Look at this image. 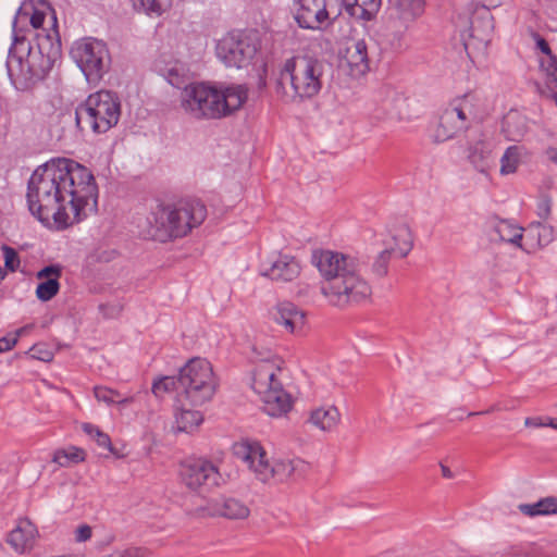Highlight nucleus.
<instances>
[{
    "instance_id": "obj_19",
    "label": "nucleus",
    "mask_w": 557,
    "mask_h": 557,
    "mask_svg": "<svg viewBox=\"0 0 557 557\" xmlns=\"http://www.w3.org/2000/svg\"><path fill=\"white\" fill-rule=\"evenodd\" d=\"M425 0H388V16L413 25L423 14Z\"/></svg>"
},
{
    "instance_id": "obj_47",
    "label": "nucleus",
    "mask_w": 557,
    "mask_h": 557,
    "mask_svg": "<svg viewBox=\"0 0 557 557\" xmlns=\"http://www.w3.org/2000/svg\"><path fill=\"white\" fill-rule=\"evenodd\" d=\"M389 255H391V252L388 250H386V251L382 252L381 256L379 257L376 264H375V271L377 272L379 275L386 274V267H387V262L389 260Z\"/></svg>"
},
{
    "instance_id": "obj_48",
    "label": "nucleus",
    "mask_w": 557,
    "mask_h": 557,
    "mask_svg": "<svg viewBox=\"0 0 557 557\" xmlns=\"http://www.w3.org/2000/svg\"><path fill=\"white\" fill-rule=\"evenodd\" d=\"M122 557H146L148 555L147 549L140 547H129L121 550Z\"/></svg>"
},
{
    "instance_id": "obj_22",
    "label": "nucleus",
    "mask_w": 557,
    "mask_h": 557,
    "mask_svg": "<svg viewBox=\"0 0 557 557\" xmlns=\"http://www.w3.org/2000/svg\"><path fill=\"white\" fill-rule=\"evenodd\" d=\"M62 276V268L57 264L48 265L37 273L41 281L36 289L37 297L42 301L52 299L60 289L59 280Z\"/></svg>"
},
{
    "instance_id": "obj_49",
    "label": "nucleus",
    "mask_w": 557,
    "mask_h": 557,
    "mask_svg": "<svg viewBox=\"0 0 557 557\" xmlns=\"http://www.w3.org/2000/svg\"><path fill=\"white\" fill-rule=\"evenodd\" d=\"M491 148L484 143L479 141L472 149L471 157L475 158V156L479 153L480 158L482 159L484 157V153H490Z\"/></svg>"
},
{
    "instance_id": "obj_25",
    "label": "nucleus",
    "mask_w": 557,
    "mask_h": 557,
    "mask_svg": "<svg viewBox=\"0 0 557 557\" xmlns=\"http://www.w3.org/2000/svg\"><path fill=\"white\" fill-rule=\"evenodd\" d=\"M34 0H25L17 9L12 21V42L26 40L27 34L32 32L30 14Z\"/></svg>"
},
{
    "instance_id": "obj_31",
    "label": "nucleus",
    "mask_w": 557,
    "mask_h": 557,
    "mask_svg": "<svg viewBox=\"0 0 557 557\" xmlns=\"http://www.w3.org/2000/svg\"><path fill=\"white\" fill-rule=\"evenodd\" d=\"M137 11L160 15L172 4V0H132Z\"/></svg>"
},
{
    "instance_id": "obj_46",
    "label": "nucleus",
    "mask_w": 557,
    "mask_h": 557,
    "mask_svg": "<svg viewBox=\"0 0 557 557\" xmlns=\"http://www.w3.org/2000/svg\"><path fill=\"white\" fill-rule=\"evenodd\" d=\"M29 352L33 358H37L42 361H50L52 359V352L49 350H44L42 345L39 344L34 345Z\"/></svg>"
},
{
    "instance_id": "obj_39",
    "label": "nucleus",
    "mask_w": 557,
    "mask_h": 557,
    "mask_svg": "<svg viewBox=\"0 0 557 557\" xmlns=\"http://www.w3.org/2000/svg\"><path fill=\"white\" fill-rule=\"evenodd\" d=\"M505 0H483V28L486 34L491 33L494 28L493 16L490 12L491 9L499 7Z\"/></svg>"
},
{
    "instance_id": "obj_13",
    "label": "nucleus",
    "mask_w": 557,
    "mask_h": 557,
    "mask_svg": "<svg viewBox=\"0 0 557 557\" xmlns=\"http://www.w3.org/2000/svg\"><path fill=\"white\" fill-rule=\"evenodd\" d=\"M180 478L188 488L195 491L216 485L221 475L210 461L189 458L181 462Z\"/></svg>"
},
{
    "instance_id": "obj_30",
    "label": "nucleus",
    "mask_w": 557,
    "mask_h": 557,
    "mask_svg": "<svg viewBox=\"0 0 557 557\" xmlns=\"http://www.w3.org/2000/svg\"><path fill=\"white\" fill-rule=\"evenodd\" d=\"M190 119H221L233 114L240 107H186Z\"/></svg>"
},
{
    "instance_id": "obj_34",
    "label": "nucleus",
    "mask_w": 557,
    "mask_h": 557,
    "mask_svg": "<svg viewBox=\"0 0 557 557\" xmlns=\"http://www.w3.org/2000/svg\"><path fill=\"white\" fill-rule=\"evenodd\" d=\"M519 157H520L519 148L517 146L509 147L500 160L502 174L515 173L519 165V161H520Z\"/></svg>"
},
{
    "instance_id": "obj_1",
    "label": "nucleus",
    "mask_w": 557,
    "mask_h": 557,
    "mask_svg": "<svg viewBox=\"0 0 557 557\" xmlns=\"http://www.w3.org/2000/svg\"><path fill=\"white\" fill-rule=\"evenodd\" d=\"M98 187L89 169L72 161L58 160L37 169L28 183L29 211L41 223L64 230L95 209Z\"/></svg>"
},
{
    "instance_id": "obj_28",
    "label": "nucleus",
    "mask_w": 557,
    "mask_h": 557,
    "mask_svg": "<svg viewBox=\"0 0 557 557\" xmlns=\"http://www.w3.org/2000/svg\"><path fill=\"white\" fill-rule=\"evenodd\" d=\"M341 419L339 411L336 407L318 408L311 412V422L324 431L333 430L337 426Z\"/></svg>"
},
{
    "instance_id": "obj_37",
    "label": "nucleus",
    "mask_w": 557,
    "mask_h": 557,
    "mask_svg": "<svg viewBox=\"0 0 557 557\" xmlns=\"http://www.w3.org/2000/svg\"><path fill=\"white\" fill-rule=\"evenodd\" d=\"M1 250L4 259V269L11 273L16 272L21 265V258L17 251L8 245H2Z\"/></svg>"
},
{
    "instance_id": "obj_18",
    "label": "nucleus",
    "mask_w": 557,
    "mask_h": 557,
    "mask_svg": "<svg viewBox=\"0 0 557 557\" xmlns=\"http://www.w3.org/2000/svg\"><path fill=\"white\" fill-rule=\"evenodd\" d=\"M196 516L202 518L221 516L228 519H245L249 516V509L234 498H226L221 504L214 502L198 509Z\"/></svg>"
},
{
    "instance_id": "obj_10",
    "label": "nucleus",
    "mask_w": 557,
    "mask_h": 557,
    "mask_svg": "<svg viewBox=\"0 0 557 557\" xmlns=\"http://www.w3.org/2000/svg\"><path fill=\"white\" fill-rule=\"evenodd\" d=\"M323 63L317 59L298 58L288 60L282 76L290 79L295 94L307 100L319 94L322 84Z\"/></svg>"
},
{
    "instance_id": "obj_58",
    "label": "nucleus",
    "mask_w": 557,
    "mask_h": 557,
    "mask_svg": "<svg viewBox=\"0 0 557 557\" xmlns=\"http://www.w3.org/2000/svg\"><path fill=\"white\" fill-rule=\"evenodd\" d=\"M545 212L548 213L549 212V207L545 203Z\"/></svg>"
},
{
    "instance_id": "obj_29",
    "label": "nucleus",
    "mask_w": 557,
    "mask_h": 557,
    "mask_svg": "<svg viewBox=\"0 0 557 557\" xmlns=\"http://www.w3.org/2000/svg\"><path fill=\"white\" fill-rule=\"evenodd\" d=\"M87 454L85 449L77 446H69L67 448H59L53 453L52 460L61 467H70L86 460Z\"/></svg>"
},
{
    "instance_id": "obj_38",
    "label": "nucleus",
    "mask_w": 557,
    "mask_h": 557,
    "mask_svg": "<svg viewBox=\"0 0 557 557\" xmlns=\"http://www.w3.org/2000/svg\"><path fill=\"white\" fill-rule=\"evenodd\" d=\"M178 379L174 376H164L156 381L152 385V393L157 397H163L166 393L175 389Z\"/></svg>"
},
{
    "instance_id": "obj_54",
    "label": "nucleus",
    "mask_w": 557,
    "mask_h": 557,
    "mask_svg": "<svg viewBox=\"0 0 557 557\" xmlns=\"http://www.w3.org/2000/svg\"><path fill=\"white\" fill-rule=\"evenodd\" d=\"M410 249H411V242L408 240L405 243L404 247L399 248V255L401 257H405Z\"/></svg>"
},
{
    "instance_id": "obj_26",
    "label": "nucleus",
    "mask_w": 557,
    "mask_h": 557,
    "mask_svg": "<svg viewBox=\"0 0 557 557\" xmlns=\"http://www.w3.org/2000/svg\"><path fill=\"white\" fill-rule=\"evenodd\" d=\"M336 2L350 16L370 18L379 11L382 0H336Z\"/></svg>"
},
{
    "instance_id": "obj_23",
    "label": "nucleus",
    "mask_w": 557,
    "mask_h": 557,
    "mask_svg": "<svg viewBox=\"0 0 557 557\" xmlns=\"http://www.w3.org/2000/svg\"><path fill=\"white\" fill-rule=\"evenodd\" d=\"M345 58L352 75L360 76L368 72V47L363 39L352 40L346 48Z\"/></svg>"
},
{
    "instance_id": "obj_20",
    "label": "nucleus",
    "mask_w": 557,
    "mask_h": 557,
    "mask_svg": "<svg viewBox=\"0 0 557 557\" xmlns=\"http://www.w3.org/2000/svg\"><path fill=\"white\" fill-rule=\"evenodd\" d=\"M189 399L178 395L176 399V426L178 431L191 433L202 423L203 416Z\"/></svg>"
},
{
    "instance_id": "obj_40",
    "label": "nucleus",
    "mask_w": 557,
    "mask_h": 557,
    "mask_svg": "<svg viewBox=\"0 0 557 557\" xmlns=\"http://www.w3.org/2000/svg\"><path fill=\"white\" fill-rule=\"evenodd\" d=\"M30 27L36 32H41L42 29H45L42 27L44 25V22L46 20V17H49V13L48 11H45L44 9H40L38 8L36 4H35V1H33V10H32V14H30Z\"/></svg>"
},
{
    "instance_id": "obj_12",
    "label": "nucleus",
    "mask_w": 557,
    "mask_h": 557,
    "mask_svg": "<svg viewBox=\"0 0 557 557\" xmlns=\"http://www.w3.org/2000/svg\"><path fill=\"white\" fill-rule=\"evenodd\" d=\"M232 450L236 458L248 465L259 480L267 482L274 476L275 468L269 461L267 451L260 443L242 440L233 445Z\"/></svg>"
},
{
    "instance_id": "obj_17",
    "label": "nucleus",
    "mask_w": 557,
    "mask_h": 557,
    "mask_svg": "<svg viewBox=\"0 0 557 557\" xmlns=\"http://www.w3.org/2000/svg\"><path fill=\"white\" fill-rule=\"evenodd\" d=\"M37 536L36 525L28 518H21L17 520L15 528L8 534L7 541L14 550L23 554L34 547Z\"/></svg>"
},
{
    "instance_id": "obj_53",
    "label": "nucleus",
    "mask_w": 557,
    "mask_h": 557,
    "mask_svg": "<svg viewBox=\"0 0 557 557\" xmlns=\"http://www.w3.org/2000/svg\"><path fill=\"white\" fill-rule=\"evenodd\" d=\"M446 115H448L449 117L457 115L460 120H466L465 113L462 112L460 107H454L450 111L446 112Z\"/></svg>"
},
{
    "instance_id": "obj_43",
    "label": "nucleus",
    "mask_w": 557,
    "mask_h": 557,
    "mask_svg": "<svg viewBox=\"0 0 557 557\" xmlns=\"http://www.w3.org/2000/svg\"><path fill=\"white\" fill-rule=\"evenodd\" d=\"M35 4L38 8L44 9L45 11H48V13H49V22H50L49 29H58L57 13H55L54 9L50 5L49 0H37L35 2Z\"/></svg>"
},
{
    "instance_id": "obj_5",
    "label": "nucleus",
    "mask_w": 557,
    "mask_h": 557,
    "mask_svg": "<svg viewBox=\"0 0 557 557\" xmlns=\"http://www.w3.org/2000/svg\"><path fill=\"white\" fill-rule=\"evenodd\" d=\"M290 377L286 361L278 356L261 360L253 370L252 388L260 396L262 409L271 417L286 416L294 407V398L285 389Z\"/></svg>"
},
{
    "instance_id": "obj_11",
    "label": "nucleus",
    "mask_w": 557,
    "mask_h": 557,
    "mask_svg": "<svg viewBox=\"0 0 557 557\" xmlns=\"http://www.w3.org/2000/svg\"><path fill=\"white\" fill-rule=\"evenodd\" d=\"M294 8L296 22L306 29H320L342 11L336 0H294Z\"/></svg>"
},
{
    "instance_id": "obj_36",
    "label": "nucleus",
    "mask_w": 557,
    "mask_h": 557,
    "mask_svg": "<svg viewBox=\"0 0 557 557\" xmlns=\"http://www.w3.org/2000/svg\"><path fill=\"white\" fill-rule=\"evenodd\" d=\"M83 431L90 436L96 443L104 448L112 450L111 438L108 434L103 433L98 426L91 423H84Z\"/></svg>"
},
{
    "instance_id": "obj_57",
    "label": "nucleus",
    "mask_w": 557,
    "mask_h": 557,
    "mask_svg": "<svg viewBox=\"0 0 557 557\" xmlns=\"http://www.w3.org/2000/svg\"><path fill=\"white\" fill-rule=\"evenodd\" d=\"M7 273L8 271L4 268L0 267V283L4 281V278L7 277Z\"/></svg>"
},
{
    "instance_id": "obj_33",
    "label": "nucleus",
    "mask_w": 557,
    "mask_h": 557,
    "mask_svg": "<svg viewBox=\"0 0 557 557\" xmlns=\"http://www.w3.org/2000/svg\"><path fill=\"white\" fill-rule=\"evenodd\" d=\"M94 392L98 400L108 404H126L133 401V397H123L117 391L109 387L97 386Z\"/></svg>"
},
{
    "instance_id": "obj_6",
    "label": "nucleus",
    "mask_w": 557,
    "mask_h": 557,
    "mask_svg": "<svg viewBox=\"0 0 557 557\" xmlns=\"http://www.w3.org/2000/svg\"><path fill=\"white\" fill-rule=\"evenodd\" d=\"M178 382L184 392L180 394L193 406L209 401L218 388V379L211 363L202 358L190 359L180 371Z\"/></svg>"
},
{
    "instance_id": "obj_56",
    "label": "nucleus",
    "mask_w": 557,
    "mask_h": 557,
    "mask_svg": "<svg viewBox=\"0 0 557 557\" xmlns=\"http://www.w3.org/2000/svg\"><path fill=\"white\" fill-rule=\"evenodd\" d=\"M461 98L465 101H475L476 100V98L474 97V95L472 92L463 94Z\"/></svg>"
},
{
    "instance_id": "obj_14",
    "label": "nucleus",
    "mask_w": 557,
    "mask_h": 557,
    "mask_svg": "<svg viewBox=\"0 0 557 557\" xmlns=\"http://www.w3.org/2000/svg\"><path fill=\"white\" fill-rule=\"evenodd\" d=\"M412 25L386 15L376 32V41L382 50L399 52L407 47L406 35Z\"/></svg>"
},
{
    "instance_id": "obj_32",
    "label": "nucleus",
    "mask_w": 557,
    "mask_h": 557,
    "mask_svg": "<svg viewBox=\"0 0 557 557\" xmlns=\"http://www.w3.org/2000/svg\"><path fill=\"white\" fill-rule=\"evenodd\" d=\"M496 232L503 240L508 243L518 244L522 239V228L506 220L497 223Z\"/></svg>"
},
{
    "instance_id": "obj_4",
    "label": "nucleus",
    "mask_w": 557,
    "mask_h": 557,
    "mask_svg": "<svg viewBox=\"0 0 557 557\" xmlns=\"http://www.w3.org/2000/svg\"><path fill=\"white\" fill-rule=\"evenodd\" d=\"M207 218L206 206L197 199L160 202L147 216L149 234L156 240L168 242L188 235Z\"/></svg>"
},
{
    "instance_id": "obj_27",
    "label": "nucleus",
    "mask_w": 557,
    "mask_h": 557,
    "mask_svg": "<svg viewBox=\"0 0 557 557\" xmlns=\"http://www.w3.org/2000/svg\"><path fill=\"white\" fill-rule=\"evenodd\" d=\"M518 508L521 513L530 518L557 515V497H544L534 504H521Z\"/></svg>"
},
{
    "instance_id": "obj_24",
    "label": "nucleus",
    "mask_w": 557,
    "mask_h": 557,
    "mask_svg": "<svg viewBox=\"0 0 557 557\" xmlns=\"http://www.w3.org/2000/svg\"><path fill=\"white\" fill-rule=\"evenodd\" d=\"M276 321L290 333L301 331L306 324V314L294 304L284 301L278 304Z\"/></svg>"
},
{
    "instance_id": "obj_21",
    "label": "nucleus",
    "mask_w": 557,
    "mask_h": 557,
    "mask_svg": "<svg viewBox=\"0 0 557 557\" xmlns=\"http://www.w3.org/2000/svg\"><path fill=\"white\" fill-rule=\"evenodd\" d=\"M157 72L173 87L181 89L184 88V96L186 101L189 103L193 99L186 96V88L190 86L187 84L188 82V69L186 65L177 60L171 61L169 63L157 62L156 63ZM194 83H191L193 85Z\"/></svg>"
},
{
    "instance_id": "obj_44",
    "label": "nucleus",
    "mask_w": 557,
    "mask_h": 557,
    "mask_svg": "<svg viewBox=\"0 0 557 557\" xmlns=\"http://www.w3.org/2000/svg\"><path fill=\"white\" fill-rule=\"evenodd\" d=\"M92 536V529L88 524H81L74 531V540L78 543L86 542Z\"/></svg>"
},
{
    "instance_id": "obj_2",
    "label": "nucleus",
    "mask_w": 557,
    "mask_h": 557,
    "mask_svg": "<svg viewBox=\"0 0 557 557\" xmlns=\"http://www.w3.org/2000/svg\"><path fill=\"white\" fill-rule=\"evenodd\" d=\"M36 47L29 39L12 42L7 59L11 82L20 88H28L42 79L61 53L59 29L35 33Z\"/></svg>"
},
{
    "instance_id": "obj_7",
    "label": "nucleus",
    "mask_w": 557,
    "mask_h": 557,
    "mask_svg": "<svg viewBox=\"0 0 557 557\" xmlns=\"http://www.w3.org/2000/svg\"><path fill=\"white\" fill-rule=\"evenodd\" d=\"M259 48L256 32L232 30L216 42L215 54L226 67L243 69L252 62Z\"/></svg>"
},
{
    "instance_id": "obj_55",
    "label": "nucleus",
    "mask_w": 557,
    "mask_h": 557,
    "mask_svg": "<svg viewBox=\"0 0 557 557\" xmlns=\"http://www.w3.org/2000/svg\"><path fill=\"white\" fill-rule=\"evenodd\" d=\"M547 156L549 157V159L552 161H554L555 163H557V149L555 148H550L547 150Z\"/></svg>"
},
{
    "instance_id": "obj_35",
    "label": "nucleus",
    "mask_w": 557,
    "mask_h": 557,
    "mask_svg": "<svg viewBox=\"0 0 557 557\" xmlns=\"http://www.w3.org/2000/svg\"><path fill=\"white\" fill-rule=\"evenodd\" d=\"M84 104H121L117 96L106 89L90 94Z\"/></svg>"
},
{
    "instance_id": "obj_50",
    "label": "nucleus",
    "mask_w": 557,
    "mask_h": 557,
    "mask_svg": "<svg viewBox=\"0 0 557 557\" xmlns=\"http://www.w3.org/2000/svg\"><path fill=\"white\" fill-rule=\"evenodd\" d=\"M536 47L548 57V60L550 59V55H553L552 50L549 48L548 42L544 38L537 36Z\"/></svg>"
},
{
    "instance_id": "obj_45",
    "label": "nucleus",
    "mask_w": 557,
    "mask_h": 557,
    "mask_svg": "<svg viewBox=\"0 0 557 557\" xmlns=\"http://www.w3.org/2000/svg\"><path fill=\"white\" fill-rule=\"evenodd\" d=\"M18 343V338L16 335L8 334L7 336H3L0 338V354L10 351L12 348L15 347V345Z\"/></svg>"
},
{
    "instance_id": "obj_16",
    "label": "nucleus",
    "mask_w": 557,
    "mask_h": 557,
    "mask_svg": "<svg viewBox=\"0 0 557 557\" xmlns=\"http://www.w3.org/2000/svg\"><path fill=\"white\" fill-rule=\"evenodd\" d=\"M81 111L76 114L78 117L85 114L86 120L90 123L96 133H106L120 119V107H79Z\"/></svg>"
},
{
    "instance_id": "obj_51",
    "label": "nucleus",
    "mask_w": 557,
    "mask_h": 557,
    "mask_svg": "<svg viewBox=\"0 0 557 557\" xmlns=\"http://www.w3.org/2000/svg\"><path fill=\"white\" fill-rule=\"evenodd\" d=\"M546 70L557 81V58L555 55H550Z\"/></svg>"
},
{
    "instance_id": "obj_3",
    "label": "nucleus",
    "mask_w": 557,
    "mask_h": 557,
    "mask_svg": "<svg viewBox=\"0 0 557 557\" xmlns=\"http://www.w3.org/2000/svg\"><path fill=\"white\" fill-rule=\"evenodd\" d=\"M313 262L324 276L321 290L330 304L343 307L371 294L368 283L358 275L352 259L331 250H319L313 253Z\"/></svg>"
},
{
    "instance_id": "obj_41",
    "label": "nucleus",
    "mask_w": 557,
    "mask_h": 557,
    "mask_svg": "<svg viewBox=\"0 0 557 557\" xmlns=\"http://www.w3.org/2000/svg\"><path fill=\"white\" fill-rule=\"evenodd\" d=\"M382 98L380 99L383 102H391V103H397L401 101H406L407 97L405 94L400 90H396L393 87H384L382 89Z\"/></svg>"
},
{
    "instance_id": "obj_8",
    "label": "nucleus",
    "mask_w": 557,
    "mask_h": 557,
    "mask_svg": "<svg viewBox=\"0 0 557 557\" xmlns=\"http://www.w3.org/2000/svg\"><path fill=\"white\" fill-rule=\"evenodd\" d=\"M70 54L89 83L99 82L109 70L110 54L102 40L92 37L77 39L72 44Z\"/></svg>"
},
{
    "instance_id": "obj_15",
    "label": "nucleus",
    "mask_w": 557,
    "mask_h": 557,
    "mask_svg": "<svg viewBox=\"0 0 557 557\" xmlns=\"http://www.w3.org/2000/svg\"><path fill=\"white\" fill-rule=\"evenodd\" d=\"M301 273V265L296 257L280 252L276 259L262 271V275L272 281L290 282Z\"/></svg>"
},
{
    "instance_id": "obj_42",
    "label": "nucleus",
    "mask_w": 557,
    "mask_h": 557,
    "mask_svg": "<svg viewBox=\"0 0 557 557\" xmlns=\"http://www.w3.org/2000/svg\"><path fill=\"white\" fill-rule=\"evenodd\" d=\"M527 428H541V426H550L557 429V425L554 423V419L549 417H530L525 419Z\"/></svg>"
},
{
    "instance_id": "obj_52",
    "label": "nucleus",
    "mask_w": 557,
    "mask_h": 557,
    "mask_svg": "<svg viewBox=\"0 0 557 557\" xmlns=\"http://www.w3.org/2000/svg\"><path fill=\"white\" fill-rule=\"evenodd\" d=\"M35 330V324L34 323H30V324H26L20 329H17L14 334L16 335V337L20 339L21 337L23 336H26L28 334H30L33 331Z\"/></svg>"
},
{
    "instance_id": "obj_9",
    "label": "nucleus",
    "mask_w": 557,
    "mask_h": 557,
    "mask_svg": "<svg viewBox=\"0 0 557 557\" xmlns=\"http://www.w3.org/2000/svg\"><path fill=\"white\" fill-rule=\"evenodd\" d=\"M186 96L196 104H245L249 98L246 84H228L225 82H197L186 88Z\"/></svg>"
}]
</instances>
